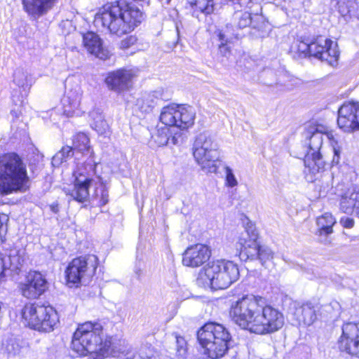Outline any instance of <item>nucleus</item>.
<instances>
[{
	"label": "nucleus",
	"mask_w": 359,
	"mask_h": 359,
	"mask_svg": "<svg viewBox=\"0 0 359 359\" xmlns=\"http://www.w3.org/2000/svg\"><path fill=\"white\" fill-rule=\"evenodd\" d=\"M142 20V13L126 0L108 3L95 15L94 23L110 34L121 36L130 32Z\"/></svg>",
	"instance_id": "f257e3e1"
},
{
	"label": "nucleus",
	"mask_w": 359,
	"mask_h": 359,
	"mask_svg": "<svg viewBox=\"0 0 359 359\" xmlns=\"http://www.w3.org/2000/svg\"><path fill=\"white\" fill-rule=\"evenodd\" d=\"M195 112L190 106L168 104L161 109L160 120L165 126L158 127L152 136L158 147L178 144L182 141L181 130L193 125Z\"/></svg>",
	"instance_id": "f03ea898"
},
{
	"label": "nucleus",
	"mask_w": 359,
	"mask_h": 359,
	"mask_svg": "<svg viewBox=\"0 0 359 359\" xmlns=\"http://www.w3.org/2000/svg\"><path fill=\"white\" fill-rule=\"evenodd\" d=\"M103 327L98 322H86L79 325L72 340V348L80 355L94 353L97 359L109 355L111 337L103 340Z\"/></svg>",
	"instance_id": "7ed1b4c3"
},
{
	"label": "nucleus",
	"mask_w": 359,
	"mask_h": 359,
	"mask_svg": "<svg viewBox=\"0 0 359 359\" xmlns=\"http://www.w3.org/2000/svg\"><path fill=\"white\" fill-rule=\"evenodd\" d=\"M240 273L238 266L231 261L217 260L208 263L198 274V286L212 290H224L236 282Z\"/></svg>",
	"instance_id": "20e7f679"
},
{
	"label": "nucleus",
	"mask_w": 359,
	"mask_h": 359,
	"mask_svg": "<svg viewBox=\"0 0 359 359\" xmlns=\"http://www.w3.org/2000/svg\"><path fill=\"white\" fill-rule=\"evenodd\" d=\"M27 181L26 166L19 155L8 153L0 156V194L21 191Z\"/></svg>",
	"instance_id": "39448f33"
},
{
	"label": "nucleus",
	"mask_w": 359,
	"mask_h": 359,
	"mask_svg": "<svg viewBox=\"0 0 359 359\" xmlns=\"http://www.w3.org/2000/svg\"><path fill=\"white\" fill-rule=\"evenodd\" d=\"M197 339L208 358L217 359L227 353L231 336L222 325L210 322L197 332Z\"/></svg>",
	"instance_id": "423d86ee"
},
{
	"label": "nucleus",
	"mask_w": 359,
	"mask_h": 359,
	"mask_svg": "<svg viewBox=\"0 0 359 359\" xmlns=\"http://www.w3.org/2000/svg\"><path fill=\"white\" fill-rule=\"evenodd\" d=\"M325 136L331 140L332 135L324 134L315 127H310L305 132V137L308 140V151L304 158V172L307 180L313 182L316 175L324 170L325 162L320 152Z\"/></svg>",
	"instance_id": "0eeeda50"
},
{
	"label": "nucleus",
	"mask_w": 359,
	"mask_h": 359,
	"mask_svg": "<svg viewBox=\"0 0 359 359\" xmlns=\"http://www.w3.org/2000/svg\"><path fill=\"white\" fill-rule=\"evenodd\" d=\"M262 302L264 297L250 294L233 302L229 311L232 320L242 329L252 332Z\"/></svg>",
	"instance_id": "6e6552de"
},
{
	"label": "nucleus",
	"mask_w": 359,
	"mask_h": 359,
	"mask_svg": "<svg viewBox=\"0 0 359 359\" xmlns=\"http://www.w3.org/2000/svg\"><path fill=\"white\" fill-rule=\"evenodd\" d=\"M218 144L208 131L198 134L193 144V156L201 170L207 173H215L219 158Z\"/></svg>",
	"instance_id": "1a4fd4ad"
},
{
	"label": "nucleus",
	"mask_w": 359,
	"mask_h": 359,
	"mask_svg": "<svg viewBox=\"0 0 359 359\" xmlns=\"http://www.w3.org/2000/svg\"><path fill=\"white\" fill-rule=\"evenodd\" d=\"M96 163L93 151L89 158L82 164L78 165L74 172L75 177L72 189H64L65 194L79 203L85 202L89 198V187L97 180Z\"/></svg>",
	"instance_id": "9d476101"
},
{
	"label": "nucleus",
	"mask_w": 359,
	"mask_h": 359,
	"mask_svg": "<svg viewBox=\"0 0 359 359\" xmlns=\"http://www.w3.org/2000/svg\"><path fill=\"white\" fill-rule=\"evenodd\" d=\"M25 323L41 332H50L59 322L56 311L50 306L39 304H26L22 311Z\"/></svg>",
	"instance_id": "9b49d317"
},
{
	"label": "nucleus",
	"mask_w": 359,
	"mask_h": 359,
	"mask_svg": "<svg viewBox=\"0 0 359 359\" xmlns=\"http://www.w3.org/2000/svg\"><path fill=\"white\" fill-rule=\"evenodd\" d=\"M98 258L94 255H87L74 258L66 269V280L69 287H79L87 283L95 274Z\"/></svg>",
	"instance_id": "f8f14e48"
},
{
	"label": "nucleus",
	"mask_w": 359,
	"mask_h": 359,
	"mask_svg": "<svg viewBox=\"0 0 359 359\" xmlns=\"http://www.w3.org/2000/svg\"><path fill=\"white\" fill-rule=\"evenodd\" d=\"M284 325L283 314L278 309L266 305V299L262 302V309L259 311L254 323L252 333L267 334L280 330Z\"/></svg>",
	"instance_id": "ddd939ff"
},
{
	"label": "nucleus",
	"mask_w": 359,
	"mask_h": 359,
	"mask_svg": "<svg viewBox=\"0 0 359 359\" xmlns=\"http://www.w3.org/2000/svg\"><path fill=\"white\" fill-rule=\"evenodd\" d=\"M65 88V94L62 100L64 114L67 116L79 115L83 95L80 81L77 79L69 78L67 80Z\"/></svg>",
	"instance_id": "4468645a"
},
{
	"label": "nucleus",
	"mask_w": 359,
	"mask_h": 359,
	"mask_svg": "<svg viewBox=\"0 0 359 359\" xmlns=\"http://www.w3.org/2000/svg\"><path fill=\"white\" fill-rule=\"evenodd\" d=\"M19 290L21 294L29 299H35L42 295L48 288L45 276L40 272L29 271L25 280L20 283Z\"/></svg>",
	"instance_id": "2eb2a0df"
},
{
	"label": "nucleus",
	"mask_w": 359,
	"mask_h": 359,
	"mask_svg": "<svg viewBox=\"0 0 359 359\" xmlns=\"http://www.w3.org/2000/svg\"><path fill=\"white\" fill-rule=\"evenodd\" d=\"M310 49L313 57L325 61L331 66L337 63L339 52L336 42L320 36L311 42Z\"/></svg>",
	"instance_id": "dca6fc26"
},
{
	"label": "nucleus",
	"mask_w": 359,
	"mask_h": 359,
	"mask_svg": "<svg viewBox=\"0 0 359 359\" xmlns=\"http://www.w3.org/2000/svg\"><path fill=\"white\" fill-rule=\"evenodd\" d=\"M337 124L344 132L359 130V102L344 103L338 110Z\"/></svg>",
	"instance_id": "f3484780"
},
{
	"label": "nucleus",
	"mask_w": 359,
	"mask_h": 359,
	"mask_svg": "<svg viewBox=\"0 0 359 359\" xmlns=\"http://www.w3.org/2000/svg\"><path fill=\"white\" fill-rule=\"evenodd\" d=\"M240 241L241 256L246 257V259L251 260H258L264 267H267L269 264L273 262L274 258L273 251L267 245H260L257 242L251 241L248 246H245V241Z\"/></svg>",
	"instance_id": "a211bd4d"
},
{
	"label": "nucleus",
	"mask_w": 359,
	"mask_h": 359,
	"mask_svg": "<svg viewBox=\"0 0 359 359\" xmlns=\"http://www.w3.org/2000/svg\"><path fill=\"white\" fill-rule=\"evenodd\" d=\"M339 347L350 355L359 358V321L348 322L342 325Z\"/></svg>",
	"instance_id": "6ab92c4d"
},
{
	"label": "nucleus",
	"mask_w": 359,
	"mask_h": 359,
	"mask_svg": "<svg viewBox=\"0 0 359 359\" xmlns=\"http://www.w3.org/2000/svg\"><path fill=\"white\" fill-rule=\"evenodd\" d=\"M257 7L256 9L257 13H252L251 11H237L234 13L233 16V25H227L236 32H238L235 27L237 29H244L248 27H252L254 29H260L263 28L265 25L264 17L258 13V11L261 10L259 5H255Z\"/></svg>",
	"instance_id": "aec40b11"
},
{
	"label": "nucleus",
	"mask_w": 359,
	"mask_h": 359,
	"mask_svg": "<svg viewBox=\"0 0 359 359\" xmlns=\"http://www.w3.org/2000/svg\"><path fill=\"white\" fill-rule=\"evenodd\" d=\"M211 256L210 249L201 243L189 247L183 254L182 263L189 267H198L206 262Z\"/></svg>",
	"instance_id": "412c9836"
},
{
	"label": "nucleus",
	"mask_w": 359,
	"mask_h": 359,
	"mask_svg": "<svg viewBox=\"0 0 359 359\" xmlns=\"http://www.w3.org/2000/svg\"><path fill=\"white\" fill-rule=\"evenodd\" d=\"M330 309V306L328 305L322 306L318 304H313L311 302H306L296 309L294 315L299 323L309 326L317 320L322 309L327 311Z\"/></svg>",
	"instance_id": "4be33fe9"
},
{
	"label": "nucleus",
	"mask_w": 359,
	"mask_h": 359,
	"mask_svg": "<svg viewBox=\"0 0 359 359\" xmlns=\"http://www.w3.org/2000/svg\"><path fill=\"white\" fill-rule=\"evenodd\" d=\"M134 76L135 74L132 70L121 69L109 73L105 81L111 89L121 91L129 88Z\"/></svg>",
	"instance_id": "5701e85b"
},
{
	"label": "nucleus",
	"mask_w": 359,
	"mask_h": 359,
	"mask_svg": "<svg viewBox=\"0 0 359 359\" xmlns=\"http://www.w3.org/2000/svg\"><path fill=\"white\" fill-rule=\"evenodd\" d=\"M83 43L87 51L95 57L106 60L109 56V52L102 46V42L99 36L92 32L83 35Z\"/></svg>",
	"instance_id": "b1692460"
},
{
	"label": "nucleus",
	"mask_w": 359,
	"mask_h": 359,
	"mask_svg": "<svg viewBox=\"0 0 359 359\" xmlns=\"http://www.w3.org/2000/svg\"><path fill=\"white\" fill-rule=\"evenodd\" d=\"M22 2L25 12L37 19L53 8L55 0H22Z\"/></svg>",
	"instance_id": "393cba45"
},
{
	"label": "nucleus",
	"mask_w": 359,
	"mask_h": 359,
	"mask_svg": "<svg viewBox=\"0 0 359 359\" xmlns=\"http://www.w3.org/2000/svg\"><path fill=\"white\" fill-rule=\"evenodd\" d=\"M163 99V92L161 90L146 93L137 100L136 105L143 113L151 112L154 107L159 104Z\"/></svg>",
	"instance_id": "a878e982"
},
{
	"label": "nucleus",
	"mask_w": 359,
	"mask_h": 359,
	"mask_svg": "<svg viewBox=\"0 0 359 359\" xmlns=\"http://www.w3.org/2000/svg\"><path fill=\"white\" fill-rule=\"evenodd\" d=\"M90 187H94L95 191L86 201L90 200L94 205L99 207L106 205L109 201V193L105 185L101 182V178L97 177V180Z\"/></svg>",
	"instance_id": "bb28decb"
},
{
	"label": "nucleus",
	"mask_w": 359,
	"mask_h": 359,
	"mask_svg": "<svg viewBox=\"0 0 359 359\" xmlns=\"http://www.w3.org/2000/svg\"><path fill=\"white\" fill-rule=\"evenodd\" d=\"M240 34L236 32L231 27L226 25L224 29L220 30L218 33V37L221 42L219 46V50L223 56H226L230 52L229 43L234 39H238Z\"/></svg>",
	"instance_id": "cd10ccee"
},
{
	"label": "nucleus",
	"mask_w": 359,
	"mask_h": 359,
	"mask_svg": "<svg viewBox=\"0 0 359 359\" xmlns=\"http://www.w3.org/2000/svg\"><path fill=\"white\" fill-rule=\"evenodd\" d=\"M6 264V269L11 271L18 273L23 266L25 258V251L22 250H11L8 257H2Z\"/></svg>",
	"instance_id": "c85d7f7f"
},
{
	"label": "nucleus",
	"mask_w": 359,
	"mask_h": 359,
	"mask_svg": "<svg viewBox=\"0 0 359 359\" xmlns=\"http://www.w3.org/2000/svg\"><path fill=\"white\" fill-rule=\"evenodd\" d=\"M359 201V193L355 188L348 189L340 201V210L344 213H351L353 211L356 214V203Z\"/></svg>",
	"instance_id": "c756f323"
},
{
	"label": "nucleus",
	"mask_w": 359,
	"mask_h": 359,
	"mask_svg": "<svg viewBox=\"0 0 359 359\" xmlns=\"http://www.w3.org/2000/svg\"><path fill=\"white\" fill-rule=\"evenodd\" d=\"M24 348L22 341L14 336H11L3 341L1 351L8 357H11L20 355Z\"/></svg>",
	"instance_id": "7c9ffc66"
},
{
	"label": "nucleus",
	"mask_w": 359,
	"mask_h": 359,
	"mask_svg": "<svg viewBox=\"0 0 359 359\" xmlns=\"http://www.w3.org/2000/svg\"><path fill=\"white\" fill-rule=\"evenodd\" d=\"M13 83L24 91L29 90L35 80L32 75L22 68H18L13 73Z\"/></svg>",
	"instance_id": "2f4dec72"
},
{
	"label": "nucleus",
	"mask_w": 359,
	"mask_h": 359,
	"mask_svg": "<svg viewBox=\"0 0 359 359\" xmlns=\"http://www.w3.org/2000/svg\"><path fill=\"white\" fill-rule=\"evenodd\" d=\"M336 223L333 215L326 212L318 217L316 219L318 231L320 235H329L333 232L332 226Z\"/></svg>",
	"instance_id": "473e14b6"
},
{
	"label": "nucleus",
	"mask_w": 359,
	"mask_h": 359,
	"mask_svg": "<svg viewBox=\"0 0 359 359\" xmlns=\"http://www.w3.org/2000/svg\"><path fill=\"white\" fill-rule=\"evenodd\" d=\"M339 13L345 17H355L359 19V4L354 0H341L338 2Z\"/></svg>",
	"instance_id": "72a5a7b5"
},
{
	"label": "nucleus",
	"mask_w": 359,
	"mask_h": 359,
	"mask_svg": "<svg viewBox=\"0 0 359 359\" xmlns=\"http://www.w3.org/2000/svg\"><path fill=\"white\" fill-rule=\"evenodd\" d=\"M91 127L99 134L104 133L108 129V124L102 113L99 109H93L89 114Z\"/></svg>",
	"instance_id": "f704fd0d"
},
{
	"label": "nucleus",
	"mask_w": 359,
	"mask_h": 359,
	"mask_svg": "<svg viewBox=\"0 0 359 359\" xmlns=\"http://www.w3.org/2000/svg\"><path fill=\"white\" fill-rule=\"evenodd\" d=\"M189 2L194 13L209 15L214 11V0H189Z\"/></svg>",
	"instance_id": "c9c22d12"
},
{
	"label": "nucleus",
	"mask_w": 359,
	"mask_h": 359,
	"mask_svg": "<svg viewBox=\"0 0 359 359\" xmlns=\"http://www.w3.org/2000/svg\"><path fill=\"white\" fill-rule=\"evenodd\" d=\"M73 150H77L79 152L83 153L84 151H90L89 138L88 136L83 133H79L73 137Z\"/></svg>",
	"instance_id": "e433bc0d"
},
{
	"label": "nucleus",
	"mask_w": 359,
	"mask_h": 359,
	"mask_svg": "<svg viewBox=\"0 0 359 359\" xmlns=\"http://www.w3.org/2000/svg\"><path fill=\"white\" fill-rule=\"evenodd\" d=\"M73 156V149L71 147H63L52 158V165L58 167L64 161Z\"/></svg>",
	"instance_id": "4c0bfd02"
},
{
	"label": "nucleus",
	"mask_w": 359,
	"mask_h": 359,
	"mask_svg": "<svg viewBox=\"0 0 359 359\" xmlns=\"http://www.w3.org/2000/svg\"><path fill=\"white\" fill-rule=\"evenodd\" d=\"M245 232H246L247 235L249 236L250 239L248 241H247L245 238L241 237L239 238L238 243H236L237 250H240V243H239L241 239H244L242 241L243 243H245V241L246 242L245 244V246H248V244L250 243L251 241L257 242L258 233L257 232L255 227L252 224L248 225L246 227Z\"/></svg>",
	"instance_id": "58836bf2"
},
{
	"label": "nucleus",
	"mask_w": 359,
	"mask_h": 359,
	"mask_svg": "<svg viewBox=\"0 0 359 359\" xmlns=\"http://www.w3.org/2000/svg\"><path fill=\"white\" fill-rule=\"evenodd\" d=\"M176 353L180 358H185L187 353V342L182 337H176Z\"/></svg>",
	"instance_id": "ea45409f"
},
{
	"label": "nucleus",
	"mask_w": 359,
	"mask_h": 359,
	"mask_svg": "<svg viewBox=\"0 0 359 359\" xmlns=\"http://www.w3.org/2000/svg\"><path fill=\"white\" fill-rule=\"evenodd\" d=\"M225 172H226V184L228 187H236L238 184L237 180L233 173L232 170L226 166L225 168Z\"/></svg>",
	"instance_id": "a19ab883"
},
{
	"label": "nucleus",
	"mask_w": 359,
	"mask_h": 359,
	"mask_svg": "<svg viewBox=\"0 0 359 359\" xmlns=\"http://www.w3.org/2000/svg\"><path fill=\"white\" fill-rule=\"evenodd\" d=\"M43 158V155L39 152L37 149H32V152L29 156V161L30 165H36L39 163Z\"/></svg>",
	"instance_id": "79ce46f5"
},
{
	"label": "nucleus",
	"mask_w": 359,
	"mask_h": 359,
	"mask_svg": "<svg viewBox=\"0 0 359 359\" xmlns=\"http://www.w3.org/2000/svg\"><path fill=\"white\" fill-rule=\"evenodd\" d=\"M8 217L5 214H0V241H2L4 235L7 231V222Z\"/></svg>",
	"instance_id": "37998d69"
},
{
	"label": "nucleus",
	"mask_w": 359,
	"mask_h": 359,
	"mask_svg": "<svg viewBox=\"0 0 359 359\" xmlns=\"http://www.w3.org/2000/svg\"><path fill=\"white\" fill-rule=\"evenodd\" d=\"M311 43H308L304 41H300L297 46L299 52L304 53L305 56H312L311 54Z\"/></svg>",
	"instance_id": "c03bdc74"
},
{
	"label": "nucleus",
	"mask_w": 359,
	"mask_h": 359,
	"mask_svg": "<svg viewBox=\"0 0 359 359\" xmlns=\"http://www.w3.org/2000/svg\"><path fill=\"white\" fill-rule=\"evenodd\" d=\"M136 41L137 39L135 36H130L121 41V47L123 49L128 48L130 46L135 44Z\"/></svg>",
	"instance_id": "a18cd8bd"
},
{
	"label": "nucleus",
	"mask_w": 359,
	"mask_h": 359,
	"mask_svg": "<svg viewBox=\"0 0 359 359\" xmlns=\"http://www.w3.org/2000/svg\"><path fill=\"white\" fill-rule=\"evenodd\" d=\"M340 224L344 228H352L354 226V220L352 218L344 217L340 219Z\"/></svg>",
	"instance_id": "49530a36"
},
{
	"label": "nucleus",
	"mask_w": 359,
	"mask_h": 359,
	"mask_svg": "<svg viewBox=\"0 0 359 359\" xmlns=\"http://www.w3.org/2000/svg\"><path fill=\"white\" fill-rule=\"evenodd\" d=\"M50 210L54 213L57 214L60 211V207L57 202H53V203L48 205Z\"/></svg>",
	"instance_id": "de8ad7c7"
},
{
	"label": "nucleus",
	"mask_w": 359,
	"mask_h": 359,
	"mask_svg": "<svg viewBox=\"0 0 359 359\" xmlns=\"http://www.w3.org/2000/svg\"><path fill=\"white\" fill-rule=\"evenodd\" d=\"M332 150L334 153L333 162L337 163L339 160L340 149L339 148H337L335 146H333Z\"/></svg>",
	"instance_id": "09e8293b"
},
{
	"label": "nucleus",
	"mask_w": 359,
	"mask_h": 359,
	"mask_svg": "<svg viewBox=\"0 0 359 359\" xmlns=\"http://www.w3.org/2000/svg\"><path fill=\"white\" fill-rule=\"evenodd\" d=\"M6 267V264L5 261L0 257V277L4 275V272L5 271V268Z\"/></svg>",
	"instance_id": "8fccbe9b"
},
{
	"label": "nucleus",
	"mask_w": 359,
	"mask_h": 359,
	"mask_svg": "<svg viewBox=\"0 0 359 359\" xmlns=\"http://www.w3.org/2000/svg\"><path fill=\"white\" fill-rule=\"evenodd\" d=\"M354 10H355V13H359V8H358V6H355Z\"/></svg>",
	"instance_id": "3c124183"
}]
</instances>
